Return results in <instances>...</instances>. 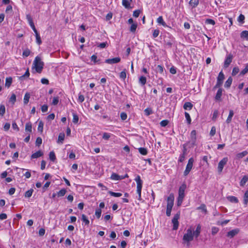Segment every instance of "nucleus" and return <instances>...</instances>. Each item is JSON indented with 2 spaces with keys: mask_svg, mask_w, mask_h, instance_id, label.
Listing matches in <instances>:
<instances>
[{
  "mask_svg": "<svg viewBox=\"0 0 248 248\" xmlns=\"http://www.w3.org/2000/svg\"><path fill=\"white\" fill-rule=\"evenodd\" d=\"M32 65V68H34L37 73H41L44 68V63L40 57L37 56L33 61Z\"/></svg>",
  "mask_w": 248,
  "mask_h": 248,
  "instance_id": "nucleus-1",
  "label": "nucleus"
},
{
  "mask_svg": "<svg viewBox=\"0 0 248 248\" xmlns=\"http://www.w3.org/2000/svg\"><path fill=\"white\" fill-rule=\"evenodd\" d=\"M137 183V192L138 194V200H141V193L142 187V181L140 179V177L138 175L135 179Z\"/></svg>",
  "mask_w": 248,
  "mask_h": 248,
  "instance_id": "nucleus-2",
  "label": "nucleus"
},
{
  "mask_svg": "<svg viewBox=\"0 0 248 248\" xmlns=\"http://www.w3.org/2000/svg\"><path fill=\"white\" fill-rule=\"evenodd\" d=\"M193 229H192L191 228L188 229L186 231V233L183 236V240L186 242H190L193 240L194 237V234H193Z\"/></svg>",
  "mask_w": 248,
  "mask_h": 248,
  "instance_id": "nucleus-3",
  "label": "nucleus"
},
{
  "mask_svg": "<svg viewBox=\"0 0 248 248\" xmlns=\"http://www.w3.org/2000/svg\"><path fill=\"white\" fill-rule=\"evenodd\" d=\"M194 162V159L193 157H191L189 159L186 169L184 172V176H187L189 173L190 171L192 169Z\"/></svg>",
  "mask_w": 248,
  "mask_h": 248,
  "instance_id": "nucleus-4",
  "label": "nucleus"
},
{
  "mask_svg": "<svg viewBox=\"0 0 248 248\" xmlns=\"http://www.w3.org/2000/svg\"><path fill=\"white\" fill-rule=\"evenodd\" d=\"M228 161V157H224L218 163L217 167V171L218 173H220L223 170L224 166L227 164Z\"/></svg>",
  "mask_w": 248,
  "mask_h": 248,
  "instance_id": "nucleus-5",
  "label": "nucleus"
},
{
  "mask_svg": "<svg viewBox=\"0 0 248 248\" xmlns=\"http://www.w3.org/2000/svg\"><path fill=\"white\" fill-rule=\"evenodd\" d=\"M180 217V213H177L174 215L172 219V222L173 224V230H177L179 226V222H178V219Z\"/></svg>",
  "mask_w": 248,
  "mask_h": 248,
  "instance_id": "nucleus-6",
  "label": "nucleus"
},
{
  "mask_svg": "<svg viewBox=\"0 0 248 248\" xmlns=\"http://www.w3.org/2000/svg\"><path fill=\"white\" fill-rule=\"evenodd\" d=\"M196 134L197 132L195 130H193L190 133V140L189 142L191 144L192 146H193L196 144Z\"/></svg>",
  "mask_w": 248,
  "mask_h": 248,
  "instance_id": "nucleus-7",
  "label": "nucleus"
},
{
  "mask_svg": "<svg viewBox=\"0 0 248 248\" xmlns=\"http://www.w3.org/2000/svg\"><path fill=\"white\" fill-rule=\"evenodd\" d=\"M174 195L172 193L170 194L167 198V206L172 207L174 204Z\"/></svg>",
  "mask_w": 248,
  "mask_h": 248,
  "instance_id": "nucleus-8",
  "label": "nucleus"
},
{
  "mask_svg": "<svg viewBox=\"0 0 248 248\" xmlns=\"http://www.w3.org/2000/svg\"><path fill=\"white\" fill-rule=\"evenodd\" d=\"M232 55L231 54H230L229 55H228L227 56V57L226 58V59L224 61V65H223L224 68H227L230 65L231 63L232 62Z\"/></svg>",
  "mask_w": 248,
  "mask_h": 248,
  "instance_id": "nucleus-9",
  "label": "nucleus"
},
{
  "mask_svg": "<svg viewBox=\"0 0 248 248\" xmlns=\"http://www.w3.org/2000/svg\"><path fill=\"white\" fill-rule=\"evenodd\" d=\"M186 185L185 184H183L182 186L179 187V192H178V197H181L184 198L185 197V191L186 188Z\"/></svg>",
  "mask_w": 248,
  "mask_h": 248,
  "instance_id": "nucleus-10",
  "label": "nucleus"
},
{
  "mask_svg": "<svg viewBox=\"0 0 248 248\" xmlns=\"http://www.w3.org/2000/svg\"><path fill=\"white\" fill-rule=\"evenodd\" d=\"M121 61V58L120 57H115L112 59H106L105 61V62L108 64H114L119 62Z\"/></svg>",
  "mask_w": 248,
  "mask_h": 248,
  "instance_id": "nucleus-11",
  "label": "nucleus"
},
{
  "mask_svg": "<svg viewBox=\"0 0 248 248\" xmlns=\"http://www.w3.org/2000/svg\"><path fill=\"white\" fill-rule=\"evenodd\" d=\"M239 231L240 230L239 229H235L232 230L227 232V236L228 237L232 238L239 233Z\"/></svg>",
  "mask_w": 248,
  "mask_h": 248,
  "instance_id": "nucleus-12",
  "label": "nucleus"
},
{
  "mask_svg": "<svg viewBox=\"0 0 248 248\" xmlns=\"http://www.w3.org/2000/svg\"><path fill=\"white\" fill-rule=\"evenodd\" d=\"M201 226L200 224L197 226L196 229L195 231H193L194 236L197 238L199 237L201 233Z\"/></svg>",
  "mask_w": 248,
  "mask_h": 248,
  "instance_id": "nucleus-13",
  "label": "nucleus"
},
{
  "mask_svg": "<svg viewBox=\"0 0 248 248\" xmlns=\"http://www.w3.org/2000/svg\"><path fill=\"white\" fill-rule=\"evenodd\" d=\"M25 131L28 134H30L32 132V124L29 122L26 123L25 125Z\"/></svg>",
  "mask_w": 248,
  "mask_h": 248,
  "instance_id": "nucleus-14",
  "label": "nucleus"
},
{
  "mask_svg": "<svg viewBox=\"0 0 248 248\" xmlns=\"http://www.w3.org/2000/svg\"><path fill=\"white\" fill-rule=\"evenodd\" d=\"M224 79V75L222 71H221L217 77V82L222 84L223 80Z\"/></svg>",
  "mask_w": 248,
  "mask_h": 248,
  "instance_id": "nucleus-15",
  "label": "nucleus"
},
{
  "mask_svg": "<svg viewBox=\"0 0 248 248\" xmlns=\"http://www.w3.org/2000/svg\"><path fill=\"white\" fill-rule=\"evenodd\" d=\"M222 94V89L221 88H219L216 94V95L215 97V99L216 101H220L221 97Z\"/></svg>",
  "mask_w": 248,
  "mask_h": 248,
  "instance_id": "nucleus-16",
  "label": "nucleus"
},
{
  "mask_svg": "<svg viewBox=\"0 0 248 248\" xmlns=\"http://www.w3.org/2000/svg\"><path fill=\"white\" fill-rule=\"evenodd\" d=\"M43 155V153L41 151H38L33 154H32L31 155V158H37L40 156H42Z\"/></svg>",
  "mask_w": 248,
  "mask_h": 248,
  "instance_id": "nucleus-17",
  "label": "nucleus"
},
{
  "mask_svg": "<svg viewBox=\"0 0 248 248\" xmlns=\"http://www.w3.org/2000/svg\"><path fill=\"white\" fill-rule=\"evenodd\" d=\"M132 0H122V5L126 8L129 9L130 7V3Z\"/></svg>",
  "mask_w": 248,
  "mask_h": 248,
  "instance_id": "nucleus-18",
  "label": "nucleus"
},
{
  "mask_svg": "<svg viewBox=\"0 0 248 248\" xmlns=\"http://www.w3.org/2000/svg\"><path fill=\"white\" fill-rule=\"evenodd\" d=\"M227 199L231 202L232 203H237L238 202V200L237 197L233 196H229L227 197Z\"/></svg>",
  "mask_w": 248,
  "mask_h": 248,
  "instance_id": "nucleus-19",
  "label": "nucleus"
},
{
  "mask_svg": "<svg viewBox=\"0 0 248 248\" xmlns=\"http://www.w3.org/2000/svg\"><path fill=\"white\" fill-rule=\"evenodd\" d=\"M193 107V105L189 102H186L183 106V108L186 110H191Z\"/></svg>",
  "mask_w": 248,
  "mask_h": 248,
  "instance_id": "nucleus-20",
  "label": "nucleus"
},
{
  "mask_svg": "<svg viewBox=\"0 0 248 248\" xmlns=\"http://www.w3.org/2000/svg\"><path fill=\"white\" fill-rule=\"evenodd\" d=\"M157 22L158 24L162 25L163 27H166L167 25L165 22L164 21L163 18L162 16H159L157 19Z\"/></svg>",
  "mask_w": 248,
  "mask_h": 248,
  "instance_id": "nucleus-21",
  "label": "nucleus"
},
{
  "mask_svg": "<svg viewBox=\"0 0 248 248\" xmlns=\"http://www.w3.org/2000/svg\"><path fill=\"white\" fill-rule=\"evenodd\" d=\"M65 135L63 133H60L58 136L57 142L58 143H62L64 140Z\"/></svg>",
  "mask_w": 248,
  "mask_h": 248,
  "instance_id": "nucleus-22",
  "label": "nucleus"
},
{
  "mask_svg": "<svg viewBox=\"0 0 248 248\" xmlns=\"http://www.w3.org/2000/svg\"><path fill=\"white\" fill-rule=\"evenodd\" d=\"M248 154V152L247 151H244L241 153H238L236 155V157L237 159L242 158L243 157L245 156Z\"/></svg>",
  "mask_w": 248,
  "mask_h": 248,
  "instance_id": "nucleus-23",
  "label": "nucleus"
},
{
  "mask_svg": "<svg viewBox=\"0 0 248 248\" xmlns=\"http://www.w3.org/2000/svg\"><path fill=\"white\" fill-rule=\"evenodd\" d=\"M232 81V77H229L228 79L225 82L224 87L227 88H229L230 87Z\"/></svg>",
  "mask_w": 248,
  "mask_h": 248,
  "instance_id": "nucleus-24",
  "label": "nucleus"
},
{
  "mask_svg": "<svg viewBox=\"0 0 248 248\" xmlns=\"http://www.w3.org/2000/svg\"><path fill=\"white\" fill-rule=\"evenodd\" d=\"M72 115L73 116V123L75 124H77L78 122V116L74 111L72 112Z\"/></svg>",
  "mask_w": 248,
  "mask_h": 248,
  "instance_id": "nucleus-25",
  "label": "nucleus"
},
{
  "mask_svg": "<svg viewBox=\"0 0 248 248\" xmlns=\"http://www.w3.org/2000/svg\"><path fill=\"white\" fill-rule=\"evenodd\" d=\"M233 115H234L233 111L232 110H230L229 111V116L226 120V123L227 124H229L231 122Z\"/></svg>",
  "mask_w": 248,
  "mask_h": 248,
  "instance_id": "nucleus-26",
  "label": "nucleus"
},
{
  "mask_svg": "<svg viewBox=\"0 0 248 248\" xmlns=\"http://www.w3.org/2000/svg\"><path fill=\"white\" fill-rule=\"evenodd\" d=\"M199 3V0H190L189 4L192 7V8H195L197 6Z\"/></svg>",
  "mask_w": 248,
  "mask_h": 248,
  "instance_id": "nucleus-27",
  "label": "nucleus"
},
{
  "mask_svg": "<svg viewBox=\"0 0 248 248\" xmlns=\"http://www.w3.org/2000/svg\"><path fill=\"white\" fill-rule=\"evenodd\" d=\"M35 37H36V43L38 45H41L42 44V40H41L40 34H39L38 31L35 32Z\"/></svg>",
  "mask_w": 248,
  "mask_h": 248,
  "instance_id": "nucleus-28",
  "label": "nucleus"
},
{
  "mask_svg": "<svg viewBox=\"0 0 248 248\" xmlns=\"http://www.w3.org/2000/svg\"><path fill=\"white\" fill-rule=\"evenodd\" d=\"M165 45L168 48H171L173 45V41L172 39L170 40L169 41L165 40Z\"/></svg>",
  "mask_w": 248,
  "mask_h": 248,
  "instance_id": "nucleus-29",
  "label": "nucleus"
},
{
  "mask_svg": "<svg viewBox=\"0 0 248 248\" xmlns=\"http://www.w3.org/2000/svg\"><path fill=\"white\" fill-rule=\"evenodd\" d=\"M49 159L52 162H54L55 161V160L56 159V158L55 154V153L54 152V151H51L49 153Z\"/></svg>",
  "mask_w": 248,
  "mask_h": 248,
  "instance_id": "nucleus-30",
  "label": "nucleus"
},
{
  "mask_svg": "<svg viewBox=\"0 0 248 248\" xmlns=\"http://www.w3.org/2000/svg\"><path fill=\"white\" fill-rule=\"evenodd\" d=\"M240 37L242 38L246 39V40L248 39V31H244L241 32L240 34Z\"/></svg>",
  "mask_w": 248,
  "mask_h": 248,
  "instance_id": "nucleus-31",
  "label": "nucleus"
},
{
  "mask_svg": "<svg viewBox=\"0 0 248 248\" xmlns=\"http://www.w3.org/2000/svg\"><path fill=\"white\" fill-rule=\"evenodd\" d=\"M12 83V78L11 77H8L6 78L5 86L9 88Z\"/></svg>",
  "mask_w": 248,
  "mask_h": 248,
  "instance_id": "nucleus-32",
  "label": "nucleus"
},
{
  "mask_svg": "<svg viewBox=\"0 0 248 248\" xmlns=\"http://www.w3.org/2000/svg\"><path fill=\"white\" fill-rule=\"evenodd\" d=\"M81 220L85 223V225H88L90 223L89 220L88 219L85 215L82 214L81 216Z\"/></svg>",
  "mask_w": 248,
  "mask_h": 248,
  "instance_id": "nucleus-33",
  "label": "nucleus"
},
{
  "mask_svg": "<svg viewBox=\"0 0 248 248\" xmlns=\"http://www.w3.org/2000/svg\"><path fill=\"white\" fill-rule=\"evenodd\" d=\"M110 179L113 180H120V175L115 173H112L110 176Z\"/></svg>",
  "mask_w": 248,
  "mask_h": 248,
  "instance_id": "nucleus-34",
  "label": "nucleus"
},
{
  "mask_svg": "<svg viewBox=\"0 0 248 248\" xmlns=\"http://www.w3.org/2000/svg\"><path fill=\"white\" fill-rule=\"evenodd\" d=\"M91 60L94 62V63H100V60L97 59V57L96 55H93L91 57Z\"/></svg>",
  "mask_w": 248,
  "mask_h": 248,
  "instance_id": "nucleus-35",
  "label": "nucleus"
},
{
  "mask_svg": "<svg viewBox=\"0 0 248 248\" xmlns=\"http://www.w3.org/2000/svg\"><path fill=\"white\" fill-rule=\"evenodd\" d=\"M30 98V94L28 93H26L24 97V104H27L29 102V99Z\"/></svg>",
  "mask_w": 248,
  "mask_h": 248,
  "instance_id": "nucleus-36",
  "label": "nucleus"
},
{
  "mask_svg": "<svg viewBox=\"0 0 248 248\" xmlns=\"http://www.w3.org/2000/svg\"><path fill=\"white\" fill-rule=\"evenodd\" d=\"M138 150L142 155H145L147 154V150L145 148L140 147L138 149Z\"/></svg>",
  "mask_w": 248,
  "mask_h": 248,
  "instance_id": "nucleus-37",
  "label": "nucleus"
},
{
  "mask_svg": "<svg viewBox=\"0 0 248 248\" xmlns=\"http://www.w3.org/2000/svg\"><path fill=\"white\" fill-rule=\"evenodd\" d=\"M30 76V72H29V69H28L27 70V71H26L25 73L22 75V76H20L19 77V79L20 80H23L24 79L26 78H29Z\"/></svg>",
  "mask_w": 248,
  "mask_h": 248,
  "instance_id": "nucleus-38",
  "label": "nucleus"
},
{
  "mask_svg": "<svg viewBox=\"0 0 248 248\" xmlns=\"http://www.w3.org/2000/svg\"><path fill=\"white\" fill-rule=\"evenodd\" d=\"M248 180V176L245 175L244 176L243 178L241 179L240 184V186H243L245 185V184L247 183V182Z\"/></svg>",
  "mask_w": 248,
  "mask_h": 248,
  "instance_id": "nucleus-39",
  "label": "nucleus"
},
{
  "mask_svg": "<svg viewBox=\"0 0 248 248\" xmlns=\"http://www.w3.org/2000/svg\"><path fill=\"white\" fill-rule=\"evenodd\" d=\"M33 192V189H30V190L27 191L24 194V196L26 198H30L31 196L32 193Z\"/></svg>",
  "mask_w": 248,
  "mask_h": 248,
  "instance_id": "nucleus-40",
  "label": "nucleus"
},
{
  "mask_svg": "<svg viewBox=\"0 0 248 248\" xmlns=\"http://www.w3.org/2000/svg\"><path fill=\"white\" fill-rule=\"evenodd\" d=\"M139 82L141 85H144L146 83V78L144 76H141L139 78Z\"/></svg>",
  "mask_w": 248,
  "mask_h": 248,
  "instance_id": "nucleus-41",
  "label": "nucleus"
},
{
  "mask_svg": "<svg viewBox=\"0 0 248 248\" xmlns=\"http://www.w3.org/2000/svg\"><path fill=\"white\" fill-rule=\"evenodd\" d=\"M111 135H112V134L109 133L104 132L103 134L102 138L105 140H108L110 138Z\"/></svg>",
  "mask_w": 248,
  "mask_h": 248,
  "instance_id": "nucleus-42",
  "label": "nucleus"
},
{
  "mask_svg": "<svg viewBox=\"0 0 248 248\" xmlns=\"http://www.w3.org/2000/svg\"><path fill=\"white\" fill-rule=\"evenodd\" d=\"M66 190L65 188H63L58 192L57 195L58 197H62L66 194Z\"/></svg>",
  "mask_w": 248,
  "mask_h": 248,
  "instance_id": "nucleus-43",
  "label": "nucleus"
},
{
  "mask_svg": "<svg viewBox=\"0 0 248 248\" xmlns=\"http://www.w3.org/2000/svg\"><path fill=\"white\" fill-rule=\"evenodd\" d=\"M5 113V107L3 105H0V116H3Z\"/></svg>",
  "mask_w": 248,
  "mask_h": 248,
  "instance_id": "nucleus-44",
  "label": "nucleus"
},
{
  "mask_svg": "<svg viewBox=\"0 0 248 248\" xmlns=\"http://www.w3.org/2000/svg\"><path fill=\"white\" fill-rule=\"evenodd\" d=\"M108 193L112 196L115 197H119L122 195L121 193H116L113 191H109Z\"/></svg>",
  "mask_w": 248,
  "mask_h": 248,
  "instance_id": "nucleus-45",
  "label": "nucleus"
},
{
  "mask_svg": "<svg viewBox=\"0 0 248 248\" xmlns=\"http://www.w3.org/2000/svg\"><path fill=\"white\" fill-rule=\"evenodd\" d=\"M30 53L31 51L28 48H26L23 51L22 56L23 57H27L30 55Z\"/></svg>",
  "mask_w": 248,
  "mask_h": 248,
  "instance_id": "nucleus-46",
  "label": "nucleus"
},
{
  "mask_svg": "<svg viewBox=\"0 0 248 248\" xmlns=\"http://www.w3.org/2000/svg\"><path fill=\"white\" fill-rule=\"evenodd\" d=\"M43 127H44V123L42 121H40L39 122L38 126V130L40 132H42L43 131Z\"/></svg>",
  "mask_w": 248,
  "mask_h": 248,
  "instance_id": "nucleus-47",
  "label": "nucleus"
},
{
  "mask_svg": "<svg viewBox=\"0 0 248 248\" xmlns=\"http://www.w3.org/2000/svg\"><path fill=\"white\" fill-rule=\"evenodd\" d=\"M155 70L157 72L162 74L164 71V67L160 65H158L156 67Z\"/></svg>",
  "mask_w": 248,
  "mask_h": 248,
  "instance_id": "nucleus-48",
  "label": "nucleus"
},
{
  "mask_svg": "<svg viewBox=\"0 0 248 248\" xmlns=\"http://www.w3.org/2000/svg\"><path fill=\"white\" fill-rule=\"evenodd\" d=\"M185 115L186 119V120L187 121V124H191V118H190V115L188 113H187L186 112H185Z\"/></svg>",
  "mask_w": 248,
  "mask_h": 248,
  "instance_id": "nucleus-49",
  "label": "nucleus"
},
{
  "mask_svg": "<svg viewBox=\"0 0 248 248\" xmlns=\"http://www.w3.org/2000/svg\"><path fill=\"white\" fill-rule=\"evenodd\" d=\"M145 114L149 116L153 113V110L151 108H148L144 110Z\"/></svg>",
  "mask_w": 248,
  "mask_h": 248,
  "instance_id": "nucleus-50",
  "label": "nucleus"
},
{
  "mask_svg": "<svg viewBox=\"0 0 248 248\" xmlns=\"http://www.w3.org/2000/svg\"><path fill=\"white\" fill-rule=\"evenodd\" d=\"M102 211L100 208H97L95 210V215L96 217L99 218L100 217L101 215Z\"/></svg>",
  "mask_w": 248,
  "mask_h": 248,
  "instance_id": "nucleus-51",
  "label": "nucleus"
},
{
  "mask_svg": "<svg viewBox=\"0 0 248 248\" xmlns=\"http://www.w3.org/2000/svg\"><path fill=\"white\" fill-rule=\"evenodd\" d=\"M169 123L168 120H164L160 122V124L162 127H165L167 126Z\"/></svg>",
  "mask_w": 248,
  "mask_h": 248,
  "instance_id": "nucleus-52",
  "label": "nucleus"
},
{
  "mask_svg": "<svg viewBox=\"0 0 248 248\" xmlns=\"http://www.w3.org/2000/svg\"><path fill=\"white\" fill-rule=\"evenodd\" d=\"M239 72V69L237 67H234L232 69V75L234 76L237 74Z\"/></svg>",
  "mask_w": 248,
  "mask_h": 248,
  "instance_id": "nucleus-53",
  "label": "nucleus"
},
{
  "mask_svg": "<svg viewBox=\"0 0 248 248\" xmlns=\"http://www.w3.org/2000/svg\"><path fill=\"white\" fill-rule=\"evenodd\" d=\"M137 27V24L136 23L132 24L130 27V31L132 32H135Z\"/></svg>",
  "mask_w": 248,
  "mask_h": 248,
  "instance_id": "nucleus-54",
  "label": "nucleus"
},
{
  "mask_svg": "<svg viewBox=\"0 0 248 248\" xmlns=\"http://www.w3.org/2000/svg\"><path fill=\"white\" fill-rule=\"evenodd\" d=\"M205 23L207 24H211L212 25H214L215 24V21L214 20L209 18L206 19Z\"/></svg>",
  "mask_w": 248,
  "mask_h": 248,
  "instance_id": "nucleus-55",
  "label": "nucleus"
},
{
  "mask_svg": "<svg viewBox=\"0 0 248 248\" xmlns=\"http://www.w3.org/2000/svg\"><path fill=\"white\" fill-rule=\"evenodd\" d=\"M244 204H247L248 203V190L246 191L245 194H244Z\"/></svg>",
  "mask_w": 248,
  "mask_h": 248,
  "instance_id": "nucleus-56",
  "label": "nucleus"
},
{
  "mask_svg": "<svg viewBox=\"0 0 248 248\" xmlns=\"http://www.w3.org/2000/svg\"><path fill=\"white\" fill-rule=\"evenodd\" d=\"M59 101V98L58 96L54 97L53 99L52 104L53 105H57Z\"/></svg>",
  "mask_w": 248,
  "mask_h": 248,
  "instance_id": "nucleus-57",
  "label": "nucleus"
},
{
  "mask_svg": "<svg viewBox=\"0 0 248 248\" xmlns=\"http://www.w3.org/2000/svg\"><path fill=\"white\" fill-rule=\"evenodd\" d=\"M218 116V110H214V113H213V115L212 120L213 121H216V120Z\"/></svg>",
  "mask_w": 248,
  "mask_h": 248,
  "instance_id": "nucleus-58",
  "label": "nucleus"
},
{
  "mask_svg": "<svg viewBox=\"0 0 248 248\" xmlns=\"http://www.w3.org/2000/svg\"><path fill=\"white\" fill-rule=\"evenodd\" d=\"M244 20H245V16L242 15V14H241L239 16H238V21L240 23H243L244 22Z\"/></svg>",
  "mask_w": 248,
  "mask_h": 248,
  "instance_id": "nucleus-59",
  "label": "nucleus"
},
{
  "mask_svg": "<svg viewBox=\"0 0 248 248\" xmlns=\"http://www.w3.org/2000/svg\"><path fill=\"white\" fill-rule=\"evenodd\" d=\"M216 132V127L213 126L212 127L211 131L210 132V135L212 137L214 136L215 135Z\"/></svg>",
  "mask_w": 248,
  "mask_h": 248,
  "instance_id": "nucleus-60",
  "label": "nucleus"
},
{
  "mask_svg": "<svg viewBox=\"0 0 248 248\" xmlns=\"http://www.w3.org/2000/svg\"><path fill=\"white\" fill-rule=\"evenodd\" d=\"M42 140L41 138H40V137L37 138V139L36 140V141H35L36 145L39 146L42 144Z\"/></svg>",
  "mask_w": 248,
  "mask_h": 248,
  "instance_id": "nucleus-61",
  "label": "nucleus"
},
{
  "mask_svg": "<svg viewBox=\"0 0 248 248\" xmlns=\"http://www.w3.org/2000/svg\"><path fill=\"white\" fill-rule=\"evenodd\" d=\"M16 101V96L15 94H13L9 100V101L12 102L13 104H15Z\"/></svg>",
  "mask_w": 248,
  "mask_h": 248,
  "instance_id": "nucleus-62",
  "label": "nucleus"
},
{
  "mask_svg": "<svg viewBox=\"0 0 248 248\" xmlns=\"http://www.w3.org/2000/svg\"><path fill=\"white\" fill-rule=\"evenodd\" d=\"M248 72V65H246L245 68L241 71L240 75H244Z\"/></svg>",
  "mask_w": 248,
  "mask_h": 248,
  "instance_id": "nucleus-63",
  "label": "nucleus"
},
{
  "mask_svg": "<svg viewBox=\"0 0 248 248\" xmlns=\"http://www.w3.org/2000/svg\"><path fill=\"white\" fill-rule=\"evenodd\" d=\"M126 74L124 71H122L120 74V78L123 79H124L126 78Z\"/></svg>",
  "mask_w": 248,
  "mask_h": 248,
  "instance_id": "nucleus-64",
  "label": "nucleus"
}]
</instances>
